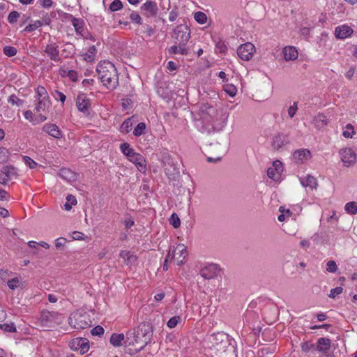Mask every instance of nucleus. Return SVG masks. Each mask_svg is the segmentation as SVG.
<instances>
[{"mask_svg":"<svg viewBox=\"0 0 357 357\" xmlns=\"http://www.w3.org/2000/svg\"><path fill=\"white\" fill-rule=\"evenodd\" d=\"M218 116L219 113L214 107L208 104L204 105L200 117V130L206 133L221 130L226 125V117L222 114L220 118Z\"/></svg>","mask_w":357,"mask_h":357,"instance_id":"nucleus-1","label":"nucleus"},{"mask_svg":"<svg viewBox=\"0 0 357 357\" xmlns=\"http://www.w3.org/2000/svg\"><path fill=\"white\" fill-rule=\"evenodd\" d=\"M153 335L152 326L147 323L140 324L136 331L126 333L124 341L128 345H139L137 351L143 349L150 342Z\"/></svg>","mask_w":357,"mask_h":357,"instance_id":"nucleus-2","label":"nucleus"},{"mask_svg":"<svg viewBox=\"0 0 357 357\" xmlns=\"http://www.w3.org/2000/svg\"><path fill=\"white\" fill-rule=\"evenodd\" d=\"M96 73L102 84L109 90L113 91L119 85V75L114 65L109 61L99 62Z\"/></svg>","mask_w":357,"mask_h":357,"instance_id":"nucleus-3","label":"nucleus"},{"mask_svg":"<svg viewBox=\"0 0 357 357\" xmlns=\"http://www.w3.org/2000/svg\"><path fill=\"white\" fill-rule=\"evenodd\" d=\"M68 324L75 329L82 330L89 327L91 324V320L87 312L79 310L70 314Z\"/></svg>","mask_w":357,"mask_h":357,"instance_id":"nucleus-4","label":"nucleus"},{"mask_svg":"<svg viewBox=\"0 0 357 357\" xmlns=\"http://www.w3.org/2000/svg\"><path fill=\"white\" fill-rule=\"evenodd\" d=\"M63 320V316L56 312H45L40 317V322L43 326L53 327L59 325Z\"/></svg>","mask_w":357,"mask_h":357,"instance_id":"nucleus-5","label":"nucleus"},{"mask_svg":"<svg viewBox=\"0 0 357 357\" xmlns=\"http://www.w3.org/2000/svg\"><path fill=\"white\" fill-rule=\"evenodd\" d=\"M18 176L17 169L12 165H6L0 169V183L6 185L10 181L17 179Z\"/></svg>","mask_w":357,"mask_h":357,"instance_id":"nucleus-6","label":"nucleus"},{"mask_svg":"<svg viewBox=\"0 0 357 357\" xmlns=\"http://www.w3.org/2000/svg\"><path fill=\"white\" fill-rule=\"evenodd\" d=\"M176 43H181L186 45L190 37V31L187 25L180 24L177 26L174 30Z\"/></svg>","mask_w":357,"mask_h":357,"instance_id":"nucleus-7","label":"nucleus"},{"mask_svg":"<svg viewBox=\"0 0 357 357\" xmlns=\"http://www.w3.org/2000/svg\"><path fill=\"white\" fill-rule=\"evenodd\" d=\"M172 255L170 259H174L178 266L183 264L187 255L186 247L183 244H178L176 247L170 248Z\"/></svg>","mask_w":357,"mask_h":357,"instance_id":"nucleus-8","label":"nucleus"},{"mask_svg":"<svg viewBox=\"0 0 357 357\" xmlns=\"http://www.w3.org/2000/svg\"><path fill=\"white\" fill-rule=\"evenodd\" d=\"M35 111L38 114L40 121L44 122L47 120L45 114L49 112L51 107L50 99L47 100H36Z\"/></svg>","mask_w":357,"mask_h":357,"instance_id":"nucleus-9","label":"nucleus"},{"mask_svg":"<svg viewBox=\"0 0 357 357\" xmlns=\"http://www.w3.org/2000/svg\"><path fill=\"white\" fill-rule=\"evenodd\" d=\"M72 350L79 351L81 355L86 353L89 349V342L86 338L77 337L69 342Z\"/></svg>","mask_w":357,"mask_h":357,"instance_id":"nucleus-10","label":"nucleus"},{"mask_svg":"<svg viewBox=\"0 0 357 357\" xmlns=\"http://www.w3.org/2000/svg\"><path fill=\"white\" fill-rule=\"evenodd\" d=\"M141 13L142 15L146 17H155L158 13V6L155 1L149 0L141 6Z\"/></svg>","mask_w":357,"mask_h":357,"instance_id":"nucleus-11","label":"nucleus"},{"mask_svg":"<svg viewBox=\"0 0 357 357\" xmlns=\"http://www.w3.org/2000/svg\"><path fill=\"white\" fill-rule=\"evenodd\" d=\"M255 52V47L251 43H245L241 45L237 50L238 56L244 61H249Z\"/></svg>","mask_w":357,"mask_h":357,"instance_id":"nucleus-12","label":"nucleus"},{"mask_svg":"<svg viewBox=\"0 0 357 357\" xmlns=\"http://www.w3.org/2000/svg\"><path fill=\"white\" fill-rule=\"evenodd\" d=\"M341 160L345 167L353 166L356 161V153L350 148H345L340 151Z\"/></svg>","mask_w":357,"mask_h":357,"instance_id":"nucleus-13","label":"nucleus"},{"mask_svg":"<svg viewBox=\"0 0 357 357\" xmlns=\"http://www.w3.org/2000/svg\"><path fill=\"white\" fill-rule=\"evenodd\" d=\"M44 52L52 61L54 62L61 61L59 46L56 43L47 44L44 49Z\"/></svg>","mask_w":357,"mask_h":357,"instance_id":"nucleus-14","label":"nucleus"},{"mask_svg":"<svg viewBox=\"0 0 357 357\" xmlns=\"http://www.w3.org/2000/svg\"><path fill=\"white\" fill-rule=\"evenodd\" d=\"M91 101L85 93H79L76 99V107L84 115L89 114Z\"/></svg>","mask_w":357,"mask_h":357,"instance_id":"nucleus-15","label":"nucleus"},{"mask_svg":"<svg viewBox=\"0 0 357 357\" xmlns=\"http://www.w3.org/2000/svg\"><path fill=\"white\" fill-rule=\"evenodd\" d=\"M220 272L218 265L215 264H210L200 271V275L206 280H211L216 277Z\"/></svg>","mask_w":357,"mask_h":357,"instance_id":"nucleus-16","label":"nucleus"},{"mask_svg":"<svg viewBox=\"0 0 357 357\" xmlns=\"http://www.w3.org/2000/svg\"><path fill=\"white\" fill-rule=\"evenodd\" d=\"M331 348V340L327 337H320L317 340L316 351L324 356H328Z\"/></svg>","mask_w":357,"mask_h":357,"instance_id":"nucleus-17","label":"nucleus"},{"mask_svg":"<svg viewBox=\"0 0 357 357\" xmlns=\"http://www.w3.org/2000/svg\"><path fill=\"white\" fill-rule=\"evenodd\" d=\"M128 160L134 163L137 169L141 172L146 171V162L144 157L140 153L135 152L131 155Z\"/></svg>","mask_w":357,"mask_h":357,"instance_id":"nucleus-18","label":"nucleus"},{"mask_svg":"<svg viewBox=\"0 0 357 357\" xmlns=\"http://www.w3.org/2000/svg\"><path fill=\"white\" fill-rule=\"evenodd\" d=\"M42 130L55 139H61L63 137L62 131L56 124L50 123H45Z\"/></svg>","mask_w":357,"mask_h":357,"instance_id":"nucleus-19","label":"nucleus"},{"mask_svg":"<svg viewBox=\"0 0 357 357\" xmlns=\"http://www.w3.org/2000/svg\"><path fill=\"white\" fill-rule=\"evenodd\" d=\"M310 151L305 149L296 150L293 153V158L297 163H303L305 160L310 159Z\"/></svg>","mask_w":357,"mask_h":357,"instance_id":"nucleus-20","label":"nucleus"},{"mask_svg":"<svg viewBox=\"0 0 357 357\" xmlns=\"http://www.w3.org/2000/svg\"><path fill=\"white\" fill-rule=\"evenodd\" d=\"M353 29L345 24L338 26L335 29V35L337 38L344 39L353 33Z\"/></svg>","mask_w":357,"mask_h":357,"instance_id":"nucleus-21","label":"nucleus"},{"mask_svg":"<svg viewBox=\"0 0 357 357\" xmlns=\"http://www.w3.org/2000/svg\"><path fill=\"white\" fill-rule=\"evenodd\" d=\"M289 142L287 135L282 133H277L272 139V146L274 149H279Z\"/></svg>","mask_w":357,"mask_h":357,"instance_id":"nucleus-22","label":"nucleus"},{"mask_svg":"<svg viewBox=\"0 0 357 357\" xmlns=\"http://www.w3.org/2000/svg\"><path fill=\"white\" fill-rule=\"evenodd\" d=\"M59 176L68 183H73L77 179V174L68 168H62L59 172Z\"/></svg>","mask_w":357,"mask_h":357,"instance_id":"nucleus-23","label":"nucleus"},{"mask_svg":"<svg viewBox=\"0 0 357 357\" xmlns=\"http://www.w3.org/2000/svg\"><path fill=\"white\" fill-rule=\"evenodd\" d=\"M119 256L123 259L124 263L128 266H132L137 261V256L128 250H121Z\"/></svg>","mask_w":357,"mask_h":357,"instance_id":"nucleus-24","label":"nucleus"},{"mask_svg":"<svg viewBox=\"0 0 357 357\" xmlns=\"http://www.w3.org/2000/svg\"><path fill=\"white\" fill-rule=\"evenodd\" d=\"M282 53L286 61L295 60L298 58V52L292 46L285 47L282 50Z\"/></svg>","mask_w":357,"mask_h":357,"instance_id":"nucleus-25","label":"nucleus"},{"mask_svg":"<svg viewBox=\"0 0 357 357\" xmlns=\"http://www.w3.org/2000/svg\"><path fill=\"white\" fill-rule=\"evenodd\" d=\"M301 357H310L312 353V342L311 340L303 341L301 344Z\"/></svg>","mask_w":357,"mask_h":357,"instance_id":"nucleus-26","label":"nucleus"},{"mask_svg":"<svg viewBox=\"0 0 357 357\" xmlns=\"http://www.w3.org/2000/svg\"><path fill=\"white\" fill-rule=\"evenodd\" d=\"M168 52L171 54H181L182 55H187L188 50L185 47V45L178 43V45H173L169 50Z\"/></svg>","mask_w":357,"mask_h":357,"instance_id":"nucleus-27","label":"nucleus"},{"mask_svg":"<svg viewBox=\"0 0 357 357\" xmlns=\"http://www.w3.org/2000/svg\"><path fill=\"white\" fill-rule=\"evenodd\" d=\"M125 336L123 333H113L109 339V342L114 347H119L122 345V342L124 341Z\"/></svg>","mask_w":357,"mask_h":357,"instance_id":"nucleus-28","label":"nucleus"},{"mask_svg":"<svg viewBox=\"0 0 357 357\" xmlns=\"http://www.w3.org/2000/svg\"><path fill=\"white\" fill-rule=\"evenodd\" d=\"M72 24L75 28V30L77 34L83 35L84 31V20L80 18L73 17Z\"/></svg>","mask_w":357,"mask_h":357,"instance_id":"nucleus-29","label":"nucleus"},{"mask_svg":"<svg viewBox=\"0 0 357 357\" xmlns=\"http://www.w3.org/2000/svg\"><path fill=\"white\" fill-rule=\"evenodd\" d=\"M97 50L94 45L91 46L87 52L84 54V59L87 62H92L94 61Z\"/></svg>","mask_w":357,"mask_h":357,"instance_id":"nucleus-30","label":"nucleus"},{"mask_svg":"<svg viewBox=\"0 0 357 357\" xmlns=\"http://www.w3.org/2000/svg\"><path fill=\"white\" fill-rule=\"evenodd\" d=\"M36 100H49L50 97L48 96L47 90L45 89V87L42 86H38L36 89Z\"/></svg>","mask_w":357,"mask_h":357,"instance_id":"nucleus-31","label":"nucleus"},{"mask_svg":"<svg viewBox=\"0 0 357 357\" xmlns=\"http://www.w3.org/2000/svg\"><path fill=\"white\" fill-rule=\"evenodd\" d=\"M121 151L122 153L129 158L132 153H135V151L132 148L130 147L128 143L124 142L121 144Z\"/></svg>","mask_w":357,"mask_h":357,"instance_id":"nucleus-32","label":"nucleus"},{"mask_svg":"<svg viewBox=\"0 0 357 357\" xmlns=\"http://www.w3.org/2000/svg\"><path fill=\"white\" fill-rule=\"evenodd\" d=\"M301 184L305 188H309L312 190V176L310 174H307L306 176L299 178Z\"/></svg>","mask_w":357,"mask_h":357,"instance_id":"nucleus-33","label":"nucleus"},{"mask_svg":"<svg viewBox=\"0 0 357 357\" xmlns=\"http://www.w3.org/2000/svg\"><path fill=\"white\" fill-rule=\"evenodd\" d=\"M344 209L347 213L351 215L357 214V203L355 202H350L345 204Z\"/></svg>","mask_w":357,"mask_h":357,"instance_id":"nucleus-34","label":"nucleus"},{"mask_svg":"<svg viewBox=\"0 0 357 357\" xmlns=\"http://www.w3.org/2000/svg\"><path fill=\"white\" fill-rule=\"evenodd\" d=\"M278 169H279L277 168L269 167L267 169L268 176L275 181H278L280 178V173L278 172Z\"/></svg>","mask_w":357,"mask_h":357,"instance_id":"nucleus-35","label":"nucleus"},{"mask_svg":"<svg viewBox=\"0 0 357 357\" xmlns=\"http://www.w3.org/2000/svg\"><path fill=\"white\" fill-rule=\"evenodd\" d=\"M77 199L75 196L68 195L66 197V202L64 204V208L66 211H70L72 208L73 205L77 204Z\"/></svg>","mask_w":357,"mask_h":357,"instance_id":"nucleus-36","label":"nucleus"},{"mask_svg":"<svg viewBox=\"0 0 357 357\" xmlns=\"http://www.w3.org/2000/svg\"><path fill=\"white\" fill-rule=\"evenodd\" d=\"M8 102L13 105H17V107H22L24 105V101L22 99H20L15 94H12L9 96L8 99Z\"/></svg>","mask_w":357,"mask_h":357,"instance_id":"nucleus-37","label":"nucleus"},{"mask_svg":"<svg viewBox=\"0 0 357 357\" xmlns=\"http://www.w3.org/2000/svg\"><path fill=\"white\" fill-rule=\"evenodd\" d=\"M0 328L5 332L13 333L16 331V327L13 322H6L0 324Z\"/></svg>","mask_w":357,"mask_h":357,"instance_id":"nucleus-38","label":"nucleus"},{"mask_svg":"<svg viewBox=\"0 0 357 357\" xmlns=\"http://www.w3.org/2000/svg\"><path fill=\"white\" fill-rule=\"evenodd\" d=\"M194 18L200 24H204L207 21L206 15L201 11L196 12L194 15Z\"/></svg>","mask_w":357,"mask_h":357,"instance_id":"nucleus-39","label":"nucleus"},{"mask_svg":"<svg viewBox=\"0 0 357 357\" xmlns=\"http://www.w3.org/2000/svg\"><path fill=\"white\" fill-rule=\"evenodd\" d=\"M355 135L354 128L351 124L349 123L345 126L342 135L346 138H352Z\"/></svg>","mask_w":357,"mask_h":357,"instance_id":"nucleus-40","label":"nucleus"},{"mask_svg":"<svg viewBox=\"0 0 357 357\" xmlns=\"http://www.w3.org/2000/svg\"><path fill=\"white\" fill-rule=\"evenodd\" d=\"M43 25V22H42L40 20H36L33 24H29V25H27L24 28V31L26 32H31L36 30V29L42 26Z\"/></svg>","mask_w":357,"mask_h":357,"instance_id":"nucleus-41","label":"nucleus"},{"mask_svg":"<svg viewBox=\"0 0 357 357\" xmlns=\"http://www.w3.org/2000/svg\"><path fill=\"white\" fill-rule=\"evenodd\" d=\"M146 129V124L143 122L139 123L135 128L133 135L136 137L141 136L144 133Z\"/></svg>","mask_w":357,"mask_h":357,"instance_id":"nucleus-42","label":"nucleus"},{"mask_svg":"<svg viewBox=\"0 0 357 357\" xmlns=\"http://www.w3.org/2000/svg\"><path fill=\"white\" fill-rule=\"evenodd\" d=\"M20 284H21V282L20 281L19 278L17 277L12 278L10 280H8L7 282L8 287L12 290H15V289L20 287Z\"/></svg>","mask_w":357,"mask_h":357,"instance_id":"nucleus-43","label":"nucleus"},{"mask_svg":"<svg viewBox=\"0 0 357 357\" xmlns=\"http://www.w3.org/2000/svg\"><path fill=\"white\" fill-rule=\"evenodd\" d=\"M3 54L8 57L13 56L16 55L17 51L15 47L13 46H6L3 47Z\"/></svg>","mask_w":357,"mask_h":357,"instance_id":"nucleus-44","label":"nucleus"},{"mask_svg":"<svg viewBox=\"0 0 357 357\" xmlns=\"http://www.w3.org/2000/svg\"><path fill=\"white\" fill-rule=\"evenodd\" d=\"M23 161L30 169H35L38 165L36 162L26 155L23 156Z\"/></svg>","mask_w":357,"mask_h":357,"instance_id":"nucleus-45","label":"nucleus"},{"mask_svg":"<svg viewBox=\"0 0 357 357\" xmlns=\"http://www.w3.org/2000/svg\"><path fill=\"white\" fill-rule=\"evenodd\" d=\"M307 264L304 261L299 262L298 264L292 265L293 271L291 275H294L295 273H301L302 271L306 267Z\"/></svg>","mask_w":357,"mask_h":357,"instance_id":"nucleus-46","label":"nucleus"},{"mask_svg":"<svg viewBox=\"0 0 357 357\" xmlns=\"http://www.w3.org/2000/svg\"><path fill=\"white\" fill-rule=\"evenodd\" d=\"M9 156V151L6 148H0V163H5L7 162Z\"/></svg>","mask_w":357,"mask_h":357,"instance_id":"nucleus-47","label":"nucleus"},{"mask_svg":"<svg viewBox=\"0 0 357 357\" xmlns=\"http://www.w3.org/2000/svg\"><path fill=\"white\" fill-rule=\"evenodd\" d=\"M122 7L123 4L120 0H114L109 5V9L112 12L119 10Z\"/></svg>","mask_w":357,"mask_h":357,"instance_id":"nucleus-48","label":"nucleus"},{"mask_svg":"<svg viewBox=\"0 0 357 357\" xmlns=\"http://www.w3.org/2000/svg\"><path fill=\"white\" fill-rule=\"evenodd\" d=\"M181 321V317L180 316H174L169 319V321L167 323V326L169 328H174L176 327V326L178 324V322Z\"/></svg>","mask_w":357,"mask_h":357,"instance_id":"nucleus-49","label":"nucleus"},{"mask_svg":"<svg viewBox=\"0 0 357 357\" xmlns=\"http://www.w3.org/2000/svg\"><path fill=\"white\" fill-rule=\"evenodd\" d=\"M169 222L174 228H178L181 225L180 219L176 213L171 215Z\"/></svg>","mask_w":357,"mask_h":357,"instance_id":"nucleus-50","label":"nucleus"},{"mask_svg":"<svg viewBox=\"0 0 357 357\" xmlns=\"http://www.w3.org/2000/svg\"><path fill=\"white\" fill-rule=\"evenodd\" d=\"M224 90L231 97L235 96L237 91L236 86L232 84L226 85L224 88Z\"/></svg>","mask_w":357,"mask_h":357,"instance_id":"nucleus-51","label":"nucleus"},{"mask_svg":"<svg viewBox=\"0 0 357 357\" xmlns=\"http://www.w3.org/2000/svg\"><path fill=\"white\" fill-rule=\"evenodd\" d=\"M63 54L66 53L65 57H68L74 53V46L71 43H66L65 47L62 50Z\"/></svg>","mask_w":357,"mask_h":357,"instance_id":"nucleus-52","label":"nucleus"},{"mask_svg":"<svg viewBox=\"0 0 357 357\" xmlns=\"http://www.w3.org/2000/svg\"><path fill=\"white\" fill-rule=\"evenodd\" d=\"M20 17V13L17 11L13 10L10 13L8 16V21L10 24H14Z\"/></svg>","mask_w":357,"mask_h":357,"instance_id":"nucleus-53","label":"nucleus"},{"mask_svg":"<svg viewBox=\"0 0 357 357\" xmlns=\"http://www.w3.org/2000/svg\"><path fill=\"white\" fill-rule=\"evenodd\" d=\"M132 123L130 119L126 120L121 126V132L128 133L131 130Z\"/></svg>","mask_w":357,"mask_h":357,"instance_id":"nucleus-54","label":"nucleus"},{"mask_svg":"<svg viewBox=\"0 0 357 357\" xmlns=\"http://www.w3.org/2000/svg\"><path fill=\"white\" fill-rule=\"evenodd\" d=\"M316 123L318 127L321 126L322 125L326 124L327 119L326 117L323 114H319L316 117Z\"/></svg>","mask_w":357,"mask_h":357,"instance_id":"nucleus-55","label":"nucleus"},{"mask_svg":"<svg viewBox=\"0 0 357 357\" xmlns=\"http://www.w3.org/2000/svg\"><path fill=\"white\" fill-rule=\"evenodd\" d=\"M53 96L56 100H59L63 105L64 104L66 99V96L65 94H63L62 92L56 90V91H55Z\"/></svg>","mask_w":357,"mask_h":357,"instance_id":"nucleus-56","label":"nucleus"},{"mask_svg":"<svg viewBox=\"0 0 357 357\" xmlns=\"http://www.w3.org/2000/svg\"><path fill=\"white\" fill-rule=\"evenodd\" d=\"M298 109V107H297V102H294L293 103L292 105H291L287 112H288V116H289V118H293L296 113V111Z\"/></svg>","mask_w":357,"mask_h":357,"instance_id":"nucleus-57","label":"nucleus"},{"mask_svg":"<svg viewBox=\"0 0 357 357\" xmlns=\"http://www.w3.org/2000/svg\"><path fill=\"white\" fill-rule=\"evenodd\" d=\"M104 331H105V330L102 326H96L91 331V333L92 335L100 336V335H103Z\"/></svg>","mask_w":357,"mask_h":357,"instance_id":"nucleus-58","label":"nucleus"},{"mask_svg":"<svg viewBox=\"0 0 357 357\" xmlns=\"http://www.w3.org/2000/svg\"><path fill=\"white\" fill-rule=\"evenodd\" d=\"M331 328V324H322V325H314V331H316L314 332V333H316L317 335H321L320 333H318L317 331L319 329H324L326 331H328Z\"/></svg>","mask_w":357,"mask_h":357,"instance_id":"nucleus-59","label":"nucleus"},{"mask_svg":"<svg viewBox=\"0 0 357 357\" xmlns=\"http://www.w3.org/2000/svg\"><path fill=\"white\" fill-rule=\"evenodd\" d=\"M337 265L334 261H328L327 262L326 271L329 273H335L337 271Z\"/></svg>","mask_w":357,"mask_h":357,"instance_id":"nucleus-60","label":"nucleus"},{"mask_svg":"<svg viewBox=\"0 0 357 357\" xmlns=\"http://www.w3.org/2000/svg\"><path fill=\"white\" fill-rule=\"evenodd\" d=\"M343 289L341 287H337L331 290L328 295L330 298H334L337 295L342 294Z\"/></svg>","mask_w":357,"mask_h":357,"instance_id":"nucleus-61","label":"nucleus"},{"mask_svg":"<svg viewBox=\"0 0 357 357\" xmlns=\"http://www.w3.org/2000/svg\"><path fill=\"white\" fill-rule=\"evenodd\" d=\"M130 17L131 19V20L135 22V23H137V24H142V19H141V17L140 15L136 13V12H132L130 15Z\"/></svg>","mask_w":357,"mask_h":357,"instance_id":"nucleus-62","label":"nucleus"},{"mask_svg":"<svg viewBox=\"0 0 357 357\" xmlns=\"http://www.w3.org/2000/svg\"><path fill=\"white\" fill-rule=\"evenodd\" d=\"M66 239L65 238H58L55 240V246L56 248H59L63 246L66 243Z\"/></svg>","mask_w":357,"mask_h":357,"instance_id":"nucleus-63","label":"nucleus"},{"mask_svg":"<svg viewBox=\"0 0 357 357\" xmlns=\"http://www.w3.org/2000/svg\"><path fill=\"white\" fill-rule=\"evenodd\" d=\"M41 5L43 7L45 8H49L52 7L54 4V2L52 0H40Z\"/></svg>","mask_w":357,"mask_h":357,"instance_id":"nucleus-64","label":"nucleus"}]
</instances>
